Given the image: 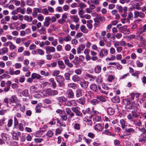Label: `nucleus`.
Listing matches in <instances>:
<instances>
[{
	"instance_id": "f3484780",
	"label": "nucleus",
	"mask_w": 146,
	"mask_h": 146,
	"mask_svg": "<svg viewBox=\"0 0 146 146\" xmlns=\"http://www.w3.org/2000/svg\"><path fill=\"white\" fill-rule=\"evenodd\" d=\"M82 91L80 89H77L76 92V96L77 98H79L82 96Z\"/></svg>"
},
{
	"instance_id": "8fccbe9b",
	"label": "nucleus",
	"mask_w": 146,
	"mask_h": 146,
	"mask_svg": "<svg viewBox=\"0 0 146 146\" xmlns=\"http://www.w3.org/2000/svg\"><path fill=\"white\" fill-rule=\"evenodd\" d=\"M64 76L66 80H69L70 79V74L69 73L66 72L64 74Z\"/></svg>"
},
{
	"instance_id": "a878e982",
	"label": "nucleus",
	"mask_w": 146,
	"mask_h": 146,
	"mask_svg": "<svg viewBox=\"0 0 146 146\" xmlns=\"http://www.w3.org/2000/svg\"><path fill=\"white\" fill-rule=\"evenodd\" d=\"M58 63L60 68L64 69L65 68V65L64 64L63 62L62 61L59 60L58 61Z\"/></svg>"
},
{
	"instance_id": "aec40b11",
	"label": "nucleus",
	"mask_w": 146,
	"mask_h": 146,
	"mask_svg": "<svg viewBox=\"0 0 146 146\" xmlns=\"http://www.w3.org/2000/svg\"><path fill=\"white\" fill-rule=\"evenodd\" d=\"M49 81L51 83L52 85L51 86L53 88L55 89L56 87V82L53 78H50L49 80Z\"/></svg>"
},
{
	"instance_id": "052dcab7",
	"label": "nucleus",
	"mask_w": 146,
	"mask_h": 146,
	"mask_svg": "<svg viewBox=\"0 0 146 146\" xmlns=\"http://www.w3.org/2000/svg\"><path fill=\"white\" fill-rule=\"evenodd\" d=\"M116 57L114 55H112L110 58H107L106 59V61H111L115 59Z\"/></svg>"
},
{
	"instance_id": "774afa93",
	"label": "nucleus",
	"mask_w": 146,
	"mask_h": 146,
	"mask_svg": "<svg viewBox=\"0 0 146 146\" xmlns=\"http://www.w3.org/2000/svg\"><path fill=\"white\" fill-rule=\"evenodd\" d=\"M12 1L14 2L15 5L17 6H19L21 3L20 1L19 0H12Z\"/></svg>"
},
{
	"instance_id": "4be33fe9",
	"label": "nucleus",
	"mask_w": 146,
	"mask_h": 146,
	"mask_svg": "<svg viewBox=\"0 0 146 146\" xmlns=\"http://www.w3.org/2000/svg\"><path fill=\"white\" fill-rule=\"evenodd\" d=\"M112 101L114 103H118L119 102L120 100L119 96H115L113 97L111 99Z\"/></svg>"
},
{
	"instance_id": "39448f33",
	"label": "nucleus",
	"mask_w": 146,
	"mask_h": 146,
	"mask_svg": "<svg viewBox=\"0 0 146 146\" xmlns=\"http://www.w3.org/2000/svg\"><path fill=\"white\" fill-rule=\"evenodd\" d=\"M66 111L68 115H69L68 117V120L70 119L75 116L74 113L72 111V110L70 108H66Z\"/></svg>"
},
{
	"instance_id": "e433bc0d",
	"label": "nucleus",
	"mask_w": 146,
	"mask_h": 146,
	"mask_svg": "<svg viewBox=\"0 0 146 146\" xmlns=\"http://www.w3.org/2000/svg\"><path fill=\"white\" fill-rule=\"evenodd\" d=\"M17 56V54L16 53L14 52H13L9 54V58L10 59L12 58H14Z\"/></svg>"
},
{
	"instance_id": "ddd939ff",
	"label": "nucleus",
	"mask_w": 146,
	"mask_h": 146,
	"mask_svg": "<svg viewBox=\"0 0 146 146\" xmlns=\"http://www.w3.org/2000/svg\"><path fill=\"white\" fill-rule=\"evenodd\" d=\"M31 77L34 79L39 80L42 78V76L36 73H33L31 74Z\"/></svg>"
},
{
	"instance_id": "603ef678",
	"label": "nucleus",
	"mask_w": 146,
	"mask_h": 146,
	"mask_svg": "<svg viewBox=\"0 0 146 146\" xmlns=\"http://www.w3.org/2000/svg\"><path fill=\"white\" fill-rule=\"evenodd\" d=\"M72 79L74 82H78L79 80V77L77 75H74L72 77Z\"/></svg>"
},
{
	"instance_id": "37998d69",
	"label": "nucleus",
	"mask_w": 146,
	"mask_h": 146,
	"mask_svg": "<svg viewBox=\"0 0 146 146\" xmlns=\"http://www.w3.org/2000/svg\"><path fill=\"white\" fill-rule=\"evenodd\" d=\"M58 94V91L56 90H53L51 89V96H54Z\"/></svg>"
},
{
	"instance_id": "7c9ffc66",
	"label": "nucleus",
	"mask_w": 146,
	"mask_h": 146,
	"mask_svg": "<svg viewBox=\"0 0 146 146\" xmlns=\"http://www.w3.org/2000/svg\"><path fill=\"white\" fill-rule=\"evenodd\" d=\"M24 19L25 20L29 22H31L33 20V18L31 16H28L25 15L24 16Z\"/></svg>"
},
{
	"instance_id": "6ab92c4d",
	"label": "nucleus",
	"mask_w": 146,
	"mask_h": 146,
	"mask_svg": "<svg viewBox=\"0 0 146 146\" xmlns=\"http://www.w3.org/2000/svg\"><path fill=\"white\" fill-rule=\"evenodd\" d=\"M108 113L110 115H112L115 113V110L112 108L109 107L107 110Z\"/></svg>"
},
{
	"instance_id": "e2e57ef3",
	"label": "nucleus",
	"mask_w": 146,
	"mask_h": 146,
	"mask_svg": "<svg viewBox=\"0 0 146 146\" xmlns=\"http://www.w3.org/2000/svg\"><path fill=\"white\" fill-rule=\"evenodd\" d=\"M139 131L142 133V134L146 136V129L144 128H142L139 129Z\"/></svg>"
},
{
	"instance_id": "6e6552de",
	"label": "nucleus",
	"mask_w": 146,
	"mask_h": 146,
	"mask_svg": "<svg viewBox=\"0 0 146 146\" xmlns=\"http://www.w3.org/2000/svg\"><path fill=\"white\" fill-rule=\"evenodd\" d=\"M46 52L49 53L51 52H54L55 51V48L53 46H46L45 47Z\"/></svg>"
},
{
	"instance_id": "a211bd4d",
	"label": "nucleus",
	"mask_w": 146,
	"mask_h": 146,
	"mask_svg": "<svg viewBox=\"0 0 146 146\" xmlns=\"http://www.w3.org/2000/svg\"><path fill=\"white\" fill-rule=\"evenodd\" d=\"M70 18L74 22L76 23L78 22L79 21V19L77 15H71L70 16Z\"/></svg>"
},
{
	"instance_id": "a19ab883",
	"label": "nucleus",
	"mask_w": 146,
	"mask_h": 146,
	"mask_svg": "<svg viewBox=\"0 0 146 146\" xmlns=\"http://www.w3.org/2000/svg\"><path fill=\"white\" fill-rule=\"evenodd\" d=\"M101 120V117L100 116H96L93 118V121L95 122L100 121Z\"/></svg>"
},
{
	"instance_id": "423d86ee",
	"label": "nucleus",
	"mask_w": 146,
	"mask_h": 146,
	"mask_svg": "<svg viewBox=\"0 0 146 146\" xmlns=\"http://www.w3.org/2000/svg\"><path fill=\"white\" fill-rule=\"evenodd\" d=\"M99 56L101 57H104L108 54V51L106 48H102L99 52Z\"/></svg>"
},
{
	"instance_id": "7ed1b4c3",
	"label": "nucleus",
	"mask_w": 146,
	"mask_h": 146,
	"mask_svg": "<svg viewBox=\"0 0 146 146\" xmlns=\"http://www.w3.org/2000/svg\"><path fill=\"white\" fill-rule=\"evenodd\" d=\"M55 79L58 83L59 86L64 87V86L65 84L64 82L65 79L62 76L60 75L57 76L55 77Z\"/></svg>"
},
{
	"instance_id": "0e129e2a",
	"label": "nucleus",
	"mask_w": 146,
	"mask_h": 146,
	"mask_svg": "<svg viewBox=\"0 0 146 146\" xmlns=\"http://www.w3.org/2000/svg\"><path fill=\"white\" fill-rule=\"evenodd\" d=\"M71 37L69 35L65 36L64 38V40L66 42H68L69 41H70L71 40Z\"/></svg>"
},
{
	"instance_id": "de8ad7c7",
	"label": "nucleus",
	"mask_w": 146,
	"mask_h": 146,
	"mask_svg": "<svg viewBox=\"0 0 146 146\" xmlns=\"http://www.w3.org/2000/svg\"><path fill=\"white\" fill-rule=\"evenodd\" d=\"M136 64L137 65V66L138 67H142L143 65V64L140 62V61L139 60L136 61Z\"/></svg>"
},
{
	"instance_id": "6e6d98bb",
	"label": "nucleus",
	"mask_w": 146,
	"mask_h": 146,
	"mask_svg": "<svg viewBox=\"0 0 146 146\" xmlns=\"http://www.w3.org/2000/svg\"><path fill=\"white\" fill-rule=\"evenodd\" d=\"M9 47L10 50H13L15 49L16 48V46L11 42V43L9 45Z\"/></svg>"
},
{
	"instance_id": "f8f14e48",
	"label": "nucleus",
	"mask_w": 146,
	"mask_h": 146,
	"mask_svg": "<svg viewBox=\"0 0 146 146\" xmlns=\"http://www.w3.org/2000/svg\"><path fill=\"white\" fill-rule=\"evenodd\" d=\"M120 31L125 35H128L130 33L129 30L127 28H119Z\"/></svg>"
},
{
	"instance_id": "09e8293b",
	"label": "nucleus",
	"mask_w": 146,
	"mask_h": 146,
	"mask_svg": "<svg viewBox=\"0 0 146 146\" xmlns=\"http://www.w3.org/2000/svg\"><path fill=\"white\" fill-rule=\"evenodd\" d=\"M53 58L54 59H56L60 57V55L59 54L56 53L52 55Z\"/></svg>"
},
{
	"instance_id": "864d4df0",
	"label": "nucleus",
	"mask_w": 146,
	"mask_h": 146,
	"mask_svg": "<svg viewBox=\"0 0 146 146\" xmlns=\"http://www.w3.org/2000/svg\"><path fill=\"white\" fill-rule=\"evenodd\" d=\"M120 123L121 125L122 128L124 129L125 127V121L123 119H121L120 121Z\"/></svg>"
},
{
	"instance_id": "c756f323",
	"label": "nucleus",
	"mask_w": 146,
	"mask_h": 146,
	"mask_svg": "<svg viewBox=\"0 0 146 146\" xmlns=\"http://www.w3.org/2000/svg\"><path fill=\"white\" fill-rule=\"evenodd\" d=\"M62 131L63 129L61 127L57 128L55 130V135H57L60 134Z\"/></svg>"
},
{
	"instance_id": "f704fd0d",
	"label": "nucleus",
	"mask_w": 146,
	"mask_h": 146,
	"mask_svg": "<svg viewBox=\"0 0 146 146\" xmlns=\"http://www.w3.org/2000/svg\"><path fill=\"white\" fill-rule=\"evenodd\" d=\"M98 100L100 102H105L106 101V98L102 96H97L96 97Z\"/></svg>"
},
{
	"instance_id": "2eb2a0df",
	"label": "nucleus",
	"mask_w": 146,
	"mask_h": 146,
	"mask_svg": "<svg viewBox=\"0 0 146 146\" xmlns=\"http://www.w3.org/2000/svg\"><path fill=\"white\" fill-rule=\"evenodd\" d=\"M89 118H86L84 120L85 121L86 123L87 124L90 126H92V120L90 119L92 117V115H91L89 117Z\"/></svg>"
},
{
	"instance_id": "49530a36",
	"label": "nucleus",
	"mask_w": 146,
	"mask_h": 146,
	"mask_svg": "<svg viewBox=\"0 0 146 146\" xmlns=\"http://www.w3.org/2000/svg\"><path fill=\"white\" fill-rule=\"evenodd\" d=\"M96 82L98 84H100L102 83V78L100 76H99L96 79Z\"/></svg>"
},
{
	"instance_id": "bb28decb",
	"label": "nucleus",
	"mask_w": 146,
	"mask_h": 146,
	"mask_svg": "<svg viewBox=\"0 0 146 146\" xmlns=\"http://www.w3.org/2000/svg\"><path fill=\"white\" fill-rule=\"evenodd\" d=\"M90 88L91 90L94 92H96L98 90V87L96 84H92L90 86Z\"/></svg>"
},
{
	"instance_id": "4468645a",
	"label": "nucleus",
	"mask_w": 146,
	"mask_h": 146,
	"mask_svg": "<svg viewBox=\"0 0 146 146\" xmlns=\"http://www.w3.org/2000/svg\"><path fill=\"white\" fill-rule=\"evenodd\" d=\"M85 47V45L81 44L79 46L77 49V53L78 54L81 53V51L83 50Z\"/></svg>"
},
{
	"instance_id": "4d7b16f0",
	"label": "nucleus",
	"mask_w": 146,
	"mask_h": 146,
	"mask_svg": "<svg viewBox=\"0 0 146 146\" xmlns=\"http://www.w3.org/2000/svg\"><path fill=\"white\" fill-rule=\"evenodd\" d=\"M127 129L128 131H129V133H130V135H131V133H136L135 130L133 128H130Z\"/></svg>"
},
{
	"instance_id": "79ce46f5",
	"label": "nucleus",
	"mask_w": 146,
	"mask_h": 146,
	"mask_svg": "<svg viewBox=\"0 0 146 146\" xmlns=\"http://www.w3.org/2000/svg\"><path fill=\"white\" fill-rule=\"evenodd\" d=\"M74 128L77 130H79L80 128V125L79 123H75L73 125Z\"/></svg>"
},
{
	"instance_id": "72a5a7b5",
	"label": "nucleus",
	"mask_w": 146,
	"mask_h": 146,
	"mask_svg": "<svg viewBox=\"0 0 146 146\" xmlns=\"http://www.w3.org/2000/svg\"><path fill=\"white\" fill-rule=\"evenodd\" d=\"M82 112L83 114L85 115L87 113L89 114H91V109L90 108H88L86 110H83Z\"/></svg>"
},
{
	"instance_id": "5fc2aeb1",
	"label": "nucleus",
	"mask_w": 146,
	"mask_h": 146,
	"mask_svg": "<svg viewBox=\"0 0 146 146\" xmlns=\"http://www.w3.org/2000/svg\"><path fill=\"white\" fill-rule=\"evenodd\" d=\"M42 13L43 15H48L49 13V12L48 11V9L46 8H44L42 10Z\"/></svg>"
},
{
	"instance_id": "412c9836",
	"label": "nucleus",
	"mask_w": 146,
	"mask_h": 146,
	"mask_svg": "<svg viewBox=\"0 0 146 146\" xmlns=\"http://www.w3.org/2000/svg\"><path fill=\"white\" fill-rule=\"evenodd\" d=\"M139 141L140 142H145L146 141V136L141 134L139 136Z\"/></svg>"
},
{
	"instance_id": "9b49d317",
	"label": "nucleus",
	"mask_w": 146,
	"mask_h": 146,
	"mask_svg": "<svg viewBox=\"0 0 146 146\" xmlns=\"http://www.w3.org/2000/svg\"><path fill=\"white\" fill-rule=\"evenodd\" d=\"M104 129V127H102L101 124L97 123L94 126V129L97 131H101Z\"/></svg>"
},
{
	"instance_id": "338daca9",
	"label": "nucleus",
	"mask_w": 146,
	"mask_h": 146,
	"mask_svg": "<svg viewBox=\"0 0 146 146\" xmlns=\"http://www.w3.org/2000/svg\"><path fill=\"white\" fill-rule=\"evenodd\" d=\"M37 19L39 21H42L44 20V18L42 14H38Z\"/></svg>"
},
{
	"instance_id": "69168bd1",
	"label": "nucleus",
	"mask_w": 146,
	"mask_h": 146,
	"mask_svg": "<svg viewBox=\"0 0 146 146\" xmlns=\"http://www.w3.org/2000/svg\"><path fill=\"white\" fill-rule=\"evenodd\" d=\"M83 139L85 142L88 145H89L90 142L92 141V140L90 139H88L85 137H84Z\"/></svg>"
},
{
	"instance_id": "5701e85b",
	"label": "nucleus",
	"mask_w": 146,
	"mask_h": 146,
	"mask_svg": "<svg viewBox=\"0 0 146 146\" xmlns=\"http://www.w3.org/2000/svg\"><path fill=\"white\" fill-rule=\"evenodd\" d=\"M102 133L109 136H115L114 134L111 133L110 131L108 129L105 130L102 132Z\"/></svg>"
},
{
	"instance_id": "dca6fc26",
	"label": "nucleus",
	"mask_w": 146,
	"mask_h": 146,
	"mask_svg": "<svg viewBox=\"0 0 146 146\" xmlns=\"http://www.w3.org/2000/svg\"><path fill=\"white\" fill-rule=\"evenodd\" d=\"M77 102L80 104L84 105L86 103V99L84 97H81L77 100Z\"/></svg>"
},
{
	"instance_id": "393cba45",
	"label": "nucleus",
	"mask_w": 146,
	"mask_h": 146,
	"mask_svg": "<svg viewBox=\"0 0 146 146\" xmlns=\"http://www.w3.org/2000/svg\"><path fill=\"white\" fill-rule=\"evenodd\" d=\"M30 90L31 93H35L40 92V90H37V88L34 86H32L30 88Z\"/></svg>"
},
{
	"instance_id": "4c0bfd02",
	"label": "nucleus",
	"mask_w": 146,
	"mask_h": 146,
	"mask_svg": "<svg viewBox=\"0 0 146 146\" xmlns=\"http://www.w3.org/2000/svg\"><path fill=\"white\" fill-rule=\"evenodd\" d=\"M68 86L70 88L75 89L77 88V85L75 83H71L68 84Z\"/></svg>"
},
{
	"instance_id": "680f3d73",
	"label": "nucleus",
	"mask_w": 146,
	"mask_h": 146,
	"mask_svg": "<svg viewBox=\"0 0 146 146\" xmlns=\"http://www.w3.org/2000/svg\"><path fill=\"white\" fill-rule=\"evenodd\" d=\"M18 128L19 130L21 131H23L24 130V128L23 127V125L21 123H19L18 125Z\"/></svg>"
},
{
	"instance_id": "b1692460",
	"label": "nucleus",
	"mask_w": 146,
	"mask_h": 146,
	"mask_svg": "<svg viewBox=\"0 0 146 146\" xmlns=\"http://www.w3.org/2000/svg\"><path fill=\"white\" fill-rule=\"evenodd\" d=\"M92 15L93 16L96 17L97 19L100 21H102L103 20V18L102 17L96 13L95 12L93 13L92 14Z\"/></svg>"
},
{
	"instance_id": "c9c22d12",
	"label": "nucleus",
	"mask_w": 146,
	"mask_h": 146,
	"mask_svg": "<svg viewBox=\"0 0 146 146\" xmlns=\"http://www.w3.org/2000/svg\"><path fill=\"white\" fill-rule=\"evenodd\" d=\"M53 132L50 130H48L46 133V136L48 138H50L53 135Z\"/></svg>"
},
{
	"instance_id": "bf43d9fd",
	"label": "nucleus",
	"mask_w": 146,
	"mask_h": 146,
	"mask_svg": "<svg viewBox=\"0 0 146 146\" xmlns=\"http://www.w3.org/2000/svg\"><path fill=\"white\" fill-rule=\"evenodd\" d=\"M133 106L132 104L131 103L127 104L125 106V108L127 109H131L133 108Z\"/></svg>"
},
{
	"instance_id": "cd10ccee",
	"label": "nucleus",
	"mask_w": 146,
	"mask_h": 146,
	"mask_svg": "<svg viewBox=\"0 0 146 146\" xmlns=\"http://www.w3.org/2000/svg\"><path fill=\"white\" fill-rule=\"evenodd\" d=\"M1 136L2 138L4 140L6 141L9 139V135L5 133H2L1 134Z\"/></svg>"
},
{
	"instance_id": "13d9d810",
	"label": "nucleus",
	"mask_w": 146,
	"mask_h": 146,
	"mask_svg": "<svg viewBox=\"0 0 146 146\" xmlns=\"http://www.w3.org/2000/svg\"><path fill=\"white\" fill-rule=\"evenodd\" d=\"M40 74L42 75H44V76H49V73L48 72H45L44 71L42 70L40 72Z\"/></svg>"
},
{
	"instance_id": "1a4fd4ad",
	"label": "nucleus",
	"mask_w": 146,
	"mask_h": 146,
	"mask_svg": "<svg viewBox=\"0 0 146 146\" xmlns=\"http://www.w3.org/2000/svg\"><path fill=\"white\" fill-rule=\"evenodd\" d=\"M66 94L68 98H73L74 97V94L72 90L71 89L68 90L66 91Z\"/></svg>"
},
{
	"instance_id": "2f4dec72",
	"label": "nucleus",
	"mask_w": 146,
	"mask_h": 146,
	"mask_svg": "<svg viewBox=\"0 0 146 146\" xmlns=\"http://www.w3.org/2000/svg\"><path fill=\"white\" fill-rule=\"evenodd\" d=\"M101 70V68L100 66L97 65L95 68L94 71L96 73L99 74Z\"/></svg>"
},
{
	"instance_id": "473e14b6",
	"label": "nucleus",
	"mask_w": 146,
	"mask_h": 146,
	"mask_svg": "<svg viewBox=\"0 0 146 146\" xmlns=\"http://www.w3.org/2000/svg\"><path fill=\"white\" fill-rule=\"evenodd\" d=\"M133 18V14L132 12H129L128 17L127 18H124V20H127V21H129L130 19H131Z\"/></svg>"
},
{
	"instance_id": "a18cd8bd",
	"label": "nucleus",
	"mask_w": 146,
	"mask_h": 146,
	"mask_svg": "<svg viewBox=\"0 0 146 146\" xmlns=\"http://www.w3.org/2000/svg\"><path fill=\"white\" fill-rule=\"evenodd\" d=\"M72 62L75 65H77L79 63V60L78 57H75Z\"/></svg>"
},
{
	"instance_id": "58836bf2",
	"label": "nucleus",
	"mask_w": 146,
	"mask_h": 146,
	"mask_svg": "<svg viewBox=\"0 0 146 146\" xmlns=\"http://www.w3.org/2000/svg\"><path fill=\"white\" fill-rule=\"evenodd\" d=\"M60 117L63 121H66L67 119V116L65 113H63L60 115Z\"/></svg>"
},
{
	"instance_id": "ea45409f",
	"label": "nucleus",
	"mask_w": 146,
	"mask_h": 146,
	"mask_svg": "<svg viewBox=\"0 0 146 146\" xmlns=\"http://www.w3.org/2000/svg\"><path fill=\"white\" fill-rule=\"evenodd\" d=\"M90 102L93 105H96L99 103V101L97 99H94L92 100Z\"/></svg>"
},
{
	"instance_id": "f03ea898",
	"label": "nucleus",
	"mask_w": 146,
	"mask_h": 146,
	"mask_svg": "<svg viewBox=\"0 0 146 146\" xmlns=\"http://www.w3.org/2000/svg\"><path fill=\"white\" fill-rule=\"evenodd\" d=\"M71 110L77 116L80 117H82L83 116V114L80 111V108L79 106H76L72 107L71 108Z\"/></svg>"
},
{
	"instance_id": "0eeeda50",
	"label": "nucleus",
	"mask_w": 146,
	"mask_h": 146,
	"mask_svg": "<svg viewBox=\"0 0 146 146\" xmlns=\"http://www.w3.org/2000/svg\"><path fill=\"white\" fill-rule=\"evenodd\" d=\"M42 94L45 97L51 96V88H48L42 91Z\"/></svg>"
},
{
	"instance_id": "3c124183",
	"label": "nucleus",
	"mask_w": 146,
	"mask_h": 146,
	"mask_svg": "<svg viewBox=\"0 0 146 146\" xmlns=\"http://www.w3.org/2000/svg\"><path fill=\"white\" fill-rule=\"evenodd\" d=\"M146 28H139L137 31V33L139 34L142 33L143 32H145Z\"/></svg>"
},
{
	"instance_id": "c85d7f7f",
	"label": "nucleus",
	"mask_w": 146,
	"mask_h": 146,
	"mask_svg": "<svg viewBox=\"0 0 146 146\" xmlns=\"http://www.w3.org/2000/svg\"><path fill=\"white\" fill-rule=\"evenodd\" d=\"M57 101L60 102H64L66 101L67 99L63 96H61L57 98Z\"/></svg>"
},
{
	"instance_id": "f257e3e1",
	"label": "nucleus",
	"mask_w": 146,
	"mask_h": 146,
	"mask_svg": "<svg viewBox=\"0 0 146 146\" xmlns=\"http://www.w3.org/2000/svg\"><path fill=\"white\" fill-rule=\"evenodd\" d=\"M131 113L129 114L127 117L130 122H134L135 120V118L140 116V112L136 110H134L131 111Z\"/></svg>"
},
{
	"instance_id": "20e7f679",
	"label": "nucleus",
	"mask_w": 146,
	"mask_h": 146,
	"mask_svg": "<svg viewBox=\"0 0 146 146\" xmlns=\"http://www.w3.org/2000/svg\"><path fill=\"white\" fill-rule=\"evenodd\" d=\"M89 82L83 79L80 80V84L81 87L83 89H86L88 85Z\"/></svg>"
},
{
	"instance_id": "9d476101",
	"label": "nucleus",
	"mask_w": 146,
	"mask_h": 146,
	"mask_svg": "<svg viewBox=\"0 0 146 146\" xmlns=\"http://www.w3.org/2000/svg\"><path fill=\"white\" fill-rule=\"evenodd\" d=\"M13 138L14 139L18 140L19 138L21 135V133L19 131L17 132H13L12 133Z\"/></svg>"
},
{
	"instance_id": "c03bdc74",
	"label": "nucleus",
	"mask_w": 146,
	"mask_h": 146,
	"mask_svg": "<svg viewBox=\"0 0 146 146\" xmlns=\"http://www.w3.org/2000/svg\"><path fill=\"white\" fill-rule=\"evenodd\" d=\"M14 127L15 128H17V126L18 125V120L16 117H14Z\"/></svg>"
}]
</instances>
